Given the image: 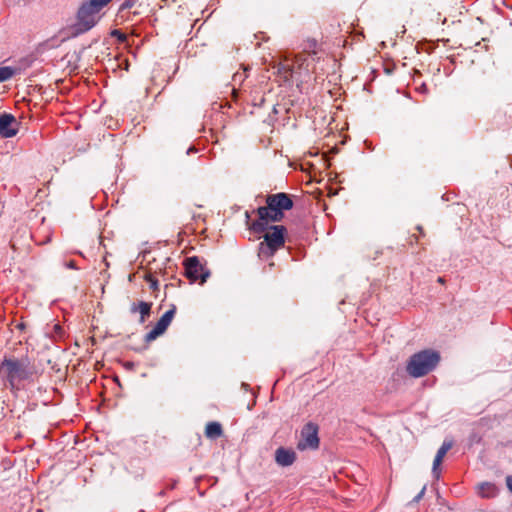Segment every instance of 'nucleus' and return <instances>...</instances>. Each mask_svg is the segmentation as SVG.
<instances>
[{
	"mask_svg": "<svg viewBox=\"0 0 512 512\" xmlns=\"http://www.w3.org/2000/svg\"><path fill=\"white\" fill-rule=\"evenodd\" d=\"M111 0H88L82 3L77 12V21L71 27V35L78 36L92 29L99 20L100 10Z\"/></svg>",
	"mask_w": 512,
	"mask_h": 512,
	"instance_id": "f257e3e1",
	"label": "nucleus"
},
{
	"mask_svg": "<svg viewBox=\"0 0 512 512\" xmlns=\"http://www.w3.org/2000/svg\"><path fill=\"white\" fill-rule=\"evenodd\" d=\"M440 355L438 352L427 349L413 354L406 366L407 373L414 377H422L431 372L439 363Z\"/></svg>",
	"mask_w": 512,
	"mask_h": 512,
	"instance_id": "f03ea898",
	"label": "nucleus"
},
{
	"mask_svg": "<svg viewBox=\"0 0 512 512\" xmlns=\"http://www.w3.org/2000/svg\"><path fill=\"white\" fill-rule=\"evenodd\" d=\"M29 362L27 359L5 358L0 364V375L14 387L17 382L30 376Z\"/></svg>",
	"mask_w": 512,
	"mask_h": 512,
	"instance_id": "7ed1b4c3",
	"label": "nucleus"
},
{
	"mask_svg": "<svg viewBox=\"0 0 512 512\" xmlns=\"http://www.w3.org/2000/svg\"><path fill=\"white\" fill-rule=\"evenodd\" d=\"M286 228L284 226H272L264 235V241L259 244V256L268 258L280 249L284 243V234Z\"/></svg>",
	"mask_w": 512,
	"mask_h": 512,
	"instance_id": "20e7f679",
	"label": "nucleus"
},
{
	"mask_svg": "<svg viewBox=\"0 0 512 512\" xmlns=\"http://www.w3.org/2000/svg\"><path fill=\"white\" fill-rule=\"evenodd\" d=\"M319 447L318 426L312 422L307 423L301 430L297 448L301 451L317 449Z\"/></svg>",
	"mask_w": 512,
	"mask_h": 512,
	"instance_id": "39448f33",
	"label": "nucleus"
},
{
	"mask_svg": "<svg viewBox=\"0 0 512 512\" xmlns=\"http://www.w3.org/2000/svg\"><path fill=\"white\" fill-rule=\"evenodd\" d=\"M185 274L193 282L200 280V283H204L210 276V271L200 262L198 257L193 256L185 260Z\"/></svg>",
	"mask_w": 512,
	"mask_h": 512,
	"instance_id": "423d86ee",
	"label": "nucleus"
},
{
	"mask_svg": "<svg viewBox=\"0 0 512 512\" xmlns=\"http://www.w3.org/2000/svg\"><path fill=\"white\" fill-rule=\"evenodd\" d=\"M176 313V307L173 305L171 309L166 311L162 317L157 321L153 329L145 335V341L147 343L154 341L160 335H162L169 325L171 324Z\"/></svg>",
	"mask_w": 512,
	"mask_h": 512,
	"instance_id": "0eeeda50",
	"label": "nucleus"
},
{
	"mask_svg": "<svg viewBox=\"0 0 512 512\" xmlns=\"http://www.w3.org/2000/svg\"><path fill=\"white\" fill-rule=\"evenodd\" d=\"M258 220L253 222L252 229L255 232H262L266 229L269 222H279L282 220L284 214L274 215L273 210H268V204L266 206L259 207L257 209Z\"/></svg>",
	"mask_w": 512,
	"mask_h": 512,
	"instance_id": "6e6552de",
	"label": "nucleus"
},
{
	"mask_svg": "<svg viewBox=\"0 0 512 512\" xmlns=\"http://www.w3.org/2000/svg\"><path fill=\"white\" fill-rule=\"evenodd\" d=\"M266 203L268 204V210H273L274 215H279L284 210H290L293 207L292 199L283 192L268 195Z\"/></svg>",
	"mask_w": 512,
	"mask_h": 512,
	"instance_id": "1a4fd4ad",
	"label": "nucleus"
},
{
	"mask_svg": "<svg viewBox=\"0 0 512 512\" xmlns=\"http://www.w3.org/2000/svg\"><path fill=\"white\" fill-rule=\"evenodd\" d=\"M18 121L11 115L4 113L0 115V136L3 138H11L18 132Z\"/></svg>",
	"mask_w": 512,
	"mask_h": 512,
	"instance_id": "9d476101",
	"label": "nucleus"
},
{
	"mask_svg": "<svg viewBox=\"0 0 512 512\" xmlns=\"http://www.w3.org/2000/svg\"><path fill=\"white\" fill-rule=\"evenodd\" d=\"M453 441L452 440H444L441 447L438 449L436 456L433 461L432 474L436 479L440 476V465L443 461V458L447 454V452L452 448Z\"/></svg>",
	"mask_w": 512,
	"mask_h": 512,
	"instance_id": "9b49d317",
	"label": "nucleus"
},
{
	"mask_svg": "<svg viewBox=\"0 0 512 512\" xmlns=\"http://www.w3.org/2000/svg\"><path fill=\"white\" fill-rule=\"evenodd\" d=\"M296 460V453L292 449L279 447L275 451V461L279 466L287 467L292 465Z\"/></svg>",
	"mask_w": 512,
	"mask_h": 512,
	"instance_id": "f8f14e48",
	"label": "nucleus"
},
{
	"mask_svg": "<svg viewBox=\"0 0 512 512\" xmlns=\"http://www.w3.org/2000/svg\"><path fill=\"white\" fill-rule=\"evenodd\" d=\"M152 303L145 302V301H139L132 303L130 307L131 313H139L140 314V323H145L146 319L150 316Z\"/></svg>",
	"mask_w": 512,
	"mask_h": 512,
	"instance_id": "ddd939ff",
	"label": "nucleus"
},
{
	"mask_svg": "<svg viewBox=\"0 0 512 512\" xmlns=\"http://www.w3.org/2000/svg\"><path fill=\"white\" fill-rule=\"evenodd\" d=\"M478 494L482 498H494L498 495V488L494 483L483 482L477 486Z\"/></svg>",
	"mask_w": 512,
	"mask_h": 512,
	"instance_id": "4468645a",
	"label": "nucleus"
},
{
	"mask_svg": "<svg viewBox=\"0 0 512 512\" xmlns=\"http://www.w3.org/2000/svg\"><path fill=\"white\" fill-rule=\"evenodd\" d=\"M222 432V426L218 422H209L206 425L205 434L208 438H218L222 435Z\"/></svg>",
	"mask_w": 512,
	"mask_h": 512,
	"instance_id": "2eb2a0df",
	"label": "nucleus"
},
{
	"mask_svg": "<svg viewBox=\"0 0 512 512\" xmlns=\"http://www.w3.org/2000/svg\"><path fill=\"white\" fill-rule=\"evenodd\" d=\"M16 73H17L16 68H12L9 66H1L0 67V83L11 79Z\"/></svg>",
	"mask_w": 512,
	"mask_h": 512,
	"instance_id": "dca6fc26",
	"label": "nucleus"
},
{
	"mask_svg": "<svg viewBox=\"0 0 512 512\" xmlns=\"http://www.w3.org/2000/svg\"><path fill=\"white\" fill-rule=\"evenodd\" d=\"M278 71L287 80L292 77L294 68L292 64H290L288 61H285L279 64Z\"/></svg>",
	"mask_w": 512,
	"mask_h": 512,
	"instance_id": "f3484780",
	"label": "nucleus"
},
{
	"mask_svg": "<svg viewBox=\"0 0 512 512\" xmlns=\"http://www.w3.org/2000/svg\"><path fill=\"white\" fill-rule=\"evenodd\" d=\"M146 281L150 284L151 289H158V281L152 275L146 276Z\"/></svg>",
	"mask_w": 512,
	"mask_h": 512,
	"instance_id": "a211bd4d",
	"label": "nucleus"
},
{
	"mask_svg": "<svg viewBox=\"0 0 512 512\" xmlns=\"http://www.w3.org/2000/svg\"><path fill=\"white\" fill-rule=\"evenodd\" d=\"M65 266L69 269H78L76 266V262L74 260H70L65 263Z\"/></svg>",
	"mask_w": 512,
	"mask_h": 512,
	"instance_id": "6ab92c4d",
	"label": "nucleus"
},
{
	"mask_svg": "<svg viewBox=\"0 0 512 512\" xmlns=\"http://www.w3.org/2000/svg\"><path fill=\"white\" fill-rule=\"evenodd\" d=\"M506 485L508 489L512 492V476L509 475L506 477Z\"/></svg>",
	"mask_w": 512,
	"mask_h": 512,
	"instance_id": "aec40b11",
	"label": "nucleus"
},
{
	"mask_svg": "<svg viewBox=\"0 0 512 512\" xmlns=\"http://www.w3.org/2000/svg\"><path fill=\"white\" fill-rule=\"evenodd\" d=\"M425 493V487L422 488V490L419 492V494L414 498V501L418 502Z\"/></svg>",
	"mask_w": 512,
	"mask_h": 512,
	"instance_id": "412c9836",
	"label": "nucleus"
},
{
	"mask_svg": "<svg viewBox=\"0 0 512 512\" xmlns=\"http://www.w3.org/2000/svg\"><path fill=\"white\" fill-rule=\"evenodd\" d=\"M113 35H118V38H119L120 40H122V41H124V40H125V38H126V37H125L124 35H122L118 30H115V31L113 32Z\"/></svg>",
	"mask_w": 512,
	"mask_h": 512,
	"instance_id": "4be33fe9",
	"label": "nucleus"
},
{
	"mask_svg": "<svg viewBox=\"0 0 512 512\" xmlns=\"http://www.w3.org/2000/svg\"><path fill=\"white\" fill-rule=\"evenodd\" d=\"M113 35H118V38H119L120 40H122V41H124V40H125V38H126V37H125L124 35H122L118 30H115V31L113 32Z\"/></svg>",
	"mask_w": 512,
	"mask_h": 512,
	"instance_id": "5701e85b",
	"label": "nucleus"
},
{
	"mask_svg": "<svg viewBox=\"0 0 512 512\" xmlns=\"http://www.w3.org/2000/svg\"><path fill=\"white\" fill-rule=\"evenodd\" d=\"M444 281H445V280H444V278H442V277H439V278H438V282H439V283H444Z\"/></svg>",
	"mask_w": 512,
	"mask_h": 512,
	"instance_id": "b1692460",
	"label": "nucleus"
},
{
	"mask_svg": "<svg viewBox=\"0 0 512 512\" xmlns=\"http://www.w3.org/2000/svg\"><path fill=\"white\" fill-rule=\"evenodd\" d=\"M421 90L426 91L427 90L426 86L422 85Z\"/></svg>",
	"mask_w": 512,
	"mask_h": 512,
	"instance_id": "393cba45",
	"label": "nucleus"
},
{
	"mask_svg": "<svg viewBox=\"0 0 512 512\" xmlns=\"http://www.w3.org/2000/svg\"><path fill=\"white\" fill-rule=\"evenodd\" d=\"M315 45H316V42H315V41H313V42H312V44H310V47H313V46H315Z\"/></svg>",
	"mask_w": 512,
	"mask_h": 512,
	"instance_id": "a878e982",
	"label": "nucleus"
},
{
	"mask_svg": "<svg viewBox=\"0 0 512 512\" xmlns=\"http://www.w3.org/2000/svg\"><path fill=\"white\" fill-rule=\"evenodd\" d=\"M315 45H316V42H315V41H313V42H312V44H310V47H313V46H315Z\"/></svg>",
	"mask_w": 512,
	"mask_h": 512,
	"instance_id": "bb28decb",
	"label": "nucleus"
},
{
	"mask_svg": "<svg viewBox=\"0 0 512 512\" xmlns=\"http://www.w3.org/2000/svg\"><path fill=\"white\" fill-rule=\"evenodd\" d=\"M193 150H194L193 148H189V149H188V151H187V153H190V152H192Z\"/></svg>",
	"mask_w": 512,
	"mask_h": 512,
	"instance_id": "cd10ccee",
	"label": "nucleus"
}]
</instances>
